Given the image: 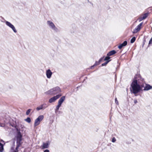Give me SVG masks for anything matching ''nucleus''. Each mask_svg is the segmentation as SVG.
<instances>
[{"instance_id": "nucleus-12", "label": "nucleus", "mask_w": 152, "mask_h": 152, "mask_svg": "<svg viewBox=\"0 0 152 152\" xmlns=\"http://www.w3.org/2000/svg\"><path fill=\"white\" fill-rule=\"evenodd\" d=\"M148 13H146L141 15L138 19L139 21L140 22L142 20L146 18L148 16Z\"/></svg>"}, {"instance_id": "nucleus-27", "label": "nucleus", "mask_w": 152, "mask_h": 152, "mask_svg": "<svg viewBox=\"0 0 152 152\" xmlns=\"http://www.w3.org/2000/svg\"><path fill=\"white\" fill-rule=\"evenodd\" d=\"M149 44L151 45L152 44V37L151 38V39H150V40L149 41Z\"/></svg>"}, {"instance_id": "nucleus-5", "label": "nucleus", "mask_w": 152, "mask_h": 152, "mask_svg": "<svg viewBox=\"0 0 152 152\" xmlns=\"http://www.w3.org/2000/svg\"><path fill=\"white\" fill-rule=\"evenodd\" d=\"M133 81H136L137 84L141 85L144 83V80L142 78L140 75H137L135 76Z\"/></svg>"}, {"instance_id": "nucleus-29", "label": "nucleus", "mask_w": 152, "mask_h": 152, "mask_svg": "<svg viewBox=\"0 0 152 152\" xmlns=\"http://www.w3.org/2000/svg\"><path fill=\"white\" fill-rule=\"evenodd\" d=\"M103 57L101 58L99 61V64L100 63V62L103 60Z\"/></svg>"}, {"instance_id": "nucleus-22", "label": "nucleus", "mask_w": 152, "mask_h": 152, "mask_svg": "<svg viewBox=\"0 0 152 152\" xmlns=\"http://www.w3.org/2000/svg\"><path fill=\"white\" fill-rule=\"evenodd\" d=\"M61 105L58 104V105L56 107V112L59 109V107L61 106Z\"/></svg>"}, {"instance_id": "nucleus-17", "label": "nucleus", "mask_w": 152, "mask_h": 152, "mask_svg": "<svg viewBox=\"0 0 152 152\" xmlns=\"http://www.w3.org/2000/svg\"><path fill=\"white\" fill-rule=\"evenodd\" d=\"M40 121H39V120L38 119H36L35 120V121H34V127H35V126H38L40 124Z\"/></svg>"}, {"instance_id": "nucleus-34", "label": "nucleus", "mask_w": 152, "mask_h": 152, "mask_svg": "<svg viewBox=\"0 0 152 152\" xmlns=\"http://www.w3.org/2000/svg\"><path fill=\"white\" fill-rule=\"evenodd\" d=\"M16 152V151H15V152Z\"/></svg>"}, {"instance_id": "nucleus-13", "label": "nucleus", "mask_w": 152, "mask_h": 152, "mask_svg": "<svg viewBox=\"0 0 152 152\" xmlns=\"http://www.w3.org/2000/svg\"><path fill=\"white\" fill-rule=\"evenodd\" d=\"M52 72L50 69H48L46 72V76L47 78L50 79L52 75Z\"/></svg>"}, {"instance_id": "nucleus-28", "label": "nucleus", "mask_w": 152, "mask_h": 152, "mask_svg": "<svg viewBox=\"0 0 152 152\" xmlns=\"http://www.w3.org/2000/svg\"><path fill=\"white\" fill-rule=\"evenodd\" d=\"M115 103L117 105L118 104V101L116 98L115 99Z\"/></svg>"}, {"instance_id": "nucleus-30", "label": "nucleus", "mask_w": 152, "mask_h": 152, "mask_svg": "<svg viewBox=\"0 0 152 152\" xmlns=\"http://www.w3.org/2000/svg\"><path fill=\"white\" fill-rule=\"evenodd\" d=\"M99 64V61H96L95 64H94V65L96 66L97 65H99V64Z\"/></svg>"}, {"instance_id": "nucleus-24", "label": "nucleus", "mask_w": 152, "mask_h": 152, "mask_svg": "<svg viewBox=\"0 0 152 152\" xmlns=\"http://www.w3.org/2000/svg\"><path fill=\"white\" fill-rule=\"evenodd\" d=\"M107 61L104 63L102 64V66H105L109 61Z\"/></svg>"}, {"instance_id": "nucleus-3", "label": "nucleus", "mask_w": 152, "mask_h": 152, "mask_svg": "<svg viewBox=\"0 0 152 152\" xmlns=\"http://www.w3.org/2000/svg\"><path fill=\"white\" fill-rule=\"evenodd\" d=\"M17 130L18 131L17 135L16 137L17 138V145L16 148V150H17L18 149V148L20 147V145L21 143L20 142L22 140V136L21 134V133L19 131H18V129H17Z\"/></svg>"}, {"instance_id": "nucleus-9", "label": "nucleus", "mask_w": 152, "mask_h": 152, "mask_svg": "<svg viewBox=\"0 0 152 152\" xmlns=\"http://www.w3.org/2000/svg\"><path fill=\"white\" fill-rule=\"evenodd\" d=\"M50 142L49 141H47L45 142H43L42 145L41 146L40 148L42 149L48 148L50 145Z\"/></svg>"}, {"instance_id": "nucleus-18", "label": "nucleus", "mask_w": 152, "mask_h": 152, "mask_svg": "<svg viewBox=\"0 0 152 152\" xmlns=\"http://www.w3.org/2000/svg\"><path fill=\"white\" fill-rule=\"evenodd\" d=\"M43 118L44 116L43 115H40L37 119L39 121L41 122L43 120Z\"/></svg>"}, {"instance_id": "nucleus-2", "label": "nucleus", "mask_w": 152, "mask_h": 152, "mask_svg": "<svg viewBox=\"0 0 152 152\" xmlns=\"http://www.w3.org/2000/svg\"><path fill=\"white\" fill-rule=\"evenodd\" d=\"M61 92L60 88L58 87H56L52 88L48 91L46 92L45 93L47 95H54L57 94Z\"/></svg>"}, {"instance_id": "nucleus-11", "label": "nucleus", "mask_w": 152, "mask_h": 152, "mask_svg": "<svg viewBox=\"0 0 152 152\" xmlns=\"http://www.w3.org/2000/svg\"><path fill=\"white\" fill-rule=\"evenodd\" d=\"M48 106L47 105V104L45 103H44L43 104H42L38 107H37L36 108V110L37 111H39L40 110H44Z\"/></svg>"}, {"instance_id": "nucleus-4", "label": "nucleus", "mask_w": 152, "mask_h": 152, "mask_svg": "<svg viewBox=\"0 0 152 152\" xmlns=\"http://www.w3.org/2000/svg\"><path fill=\"white\" fill-rule=\"evenodd\" d=\"M47 24L50 28L53 30L55 32L58 31V29L55 26L54 23L51 21L48 20L47 21Z\"/></svg>"}, {"instance_id": "nucleus-8", "label": "nucleus", "mask_w": 152, "mask_h": 152, "mask_svg": "<svg viewBox=\"0 0 152 152\" xmlns=\"http://www.w3.org/2000/svg\"><path fill=\"white\" fill-rule=\"evenodd\" d=\"M142 24L143 23L142 22L138 25L134 29L133 33V34H134L139 31L141 28V27Z\"/></svg>"}, {"instance_id": "nucleus-7", "label": "nucleus", "mask_w": 152, "mask_h": 152, "mask_svg": "<svg viewBox=\"0 0 152 152\" xmlns=\"http://www.w3.org/2000/svg\"><path fill=\"white\" fill-rule=\"evenodd\" d=\"M61 96V94H58L56 96H54L50 99L49 100V102L50 103H52L53 102H55L57 99L59 98Z\"/></svg>"}, {"instance_id": "nucleus-1", "label": "nucleus", "mask_w": 152, "mask_h": 152, "mask_svg": "<svg viewBox=\"0 0 152 152\" xmlns=\"http://www.w3.org/2000/svg\"><path fill=\"white\" fill-rule=\"evenodd\" d=\"M130 90L132 93L136 94L142 90V88L144 86V84H143L141 85L137 84L135 81H133L131 83Z\"/></svg>"}, {"instance_id": "nucleus-20", "label": "nucleus", "mask_w": 152, "mask_h": 152, "mask_svg": "<svg viewBox=\"0 0 152 152\" xmlns=\"http://www.w3.org/2000/svg\"><path fill=\"white\" fill-rule=\"evenodd\" d=\"M136 39V38L135 37H133L131 39V43H132L134 42Z\"/></svg>"}, {"instance_id": "nucleus-31", "label": "nucleus", "mask_w": 152, "mask_h": 152, "mask_svg": "<svg viewBox=\"0 0 152 152\" xmlns=\"http://www.w3.org/2000/svg\"><path fill=\"white\" fill-rule=\"evenodd\" d=\"M44 152H49V151L48 149H46L44 151Z\"/></svg>"}, {"instance_id": "nucleus-21", "label": "nucleus", "mask_w": 152, "mask_h": 152, "mask_svg": "<svg viewBox=\"0 0 152 152\" xmlns=\"http://www.w3.org/2000/svg\"><path fill=\"white\" fill-rule=\"evenodd\" d=\"M25 121L28 123H30L31 121V119L29 117L27 118L25 120Z\"/></svg>"}, {"instance_id": "nucleus-33", "label": "nucleus", "mask_w": 152, "mask_h": 152, "mask_svg": "<svg viewBox=\"0 0 152 152\" xmlns=\"http://www.w3.org/2000/svg\"><path fill=\"white\" fill-rule=\"evenodd\" d=\"M95 66H96L94 65H94L91 66V69H92Z\"/></svg>"}, {"instance_id": "nucleus-19", "label": "nucleus", "mask_w": 152, "mask_h": 152, "mask_svg": "<svg viewBox=\"0 0 152 152\" xmlns=\"http://www.w3.org/2000/svg\"><path fill=\"white\" fill-rule=\"evenodd\" d=\"M3 150V145L2 144L0 143V152H2Z\"/></svg>"}, {"instance_id": "nucleus-16", "label": "nucleus", "mask_w": 152, "mask_h": 152, "mask_svg": "<svg viewBox=\"0 0 152 152\" xmlns=\"http://www.w3.org/2000/svg\"><path fill=\"white\" fill-rule=\"evenodd\" d=\"M116 53V52L115 50H113L108 53L107 55L108 56H111L115 54Z\"/></svg>"}, {"instance_id": "nucleus-32", "label": "nucleus", "mask_w": 152, "mask_h": 152, "mask_svg": "<svg viewBox=\"0 0 152 152\" xmlns=\"http://www.w3.org/2000/svg\"><path fill=\"white\" fill-rule=\"evenodd\" d=\"M134 102L135 104H136L137 102V101L136 100H134Z\"/></svg>"}, {"instance_id": "nucleus-14", "label": "nucleus", "mask_w": 152, "mask_h": 152, "mask_svg": "<svg viewBox=\"0 0 152 152\" xmlns=\"http://www.w3.org/2000/svg\"><path fill=\"white\" fill-rule=\"evenodd\" d=\"M127 42L126 41H124L123 43L121 44L118 46V48L120 49H121L123 47L126 46L127 45Z\"/></svg>"}, {"instance_id": "nucleus-6", "label": "nucleus", "mask_w": 152, "mask_h": 152, "mask_svg": "<svg viewBox=\"0 0 152 152\" xmlns=\"http://www.w3.org/2000/svg\"><path fill=\"white\" fill-rule=\"evenodd\" d=\"M5 22L6 25L11 28L14 33H17V31L14 26L12 24L8 21H6Z\"/></svg>"}, {"instance_id": "nucleus-23", "label": "nucleus", "mask_w": 152, "mask_h": 152, "mask_svg": "<svg viewBox=\"0 0 152 152\" xmlns=\"http://www.w3.org/2000/svg\"><path fill=\"white\" fill-rule=\"evenodd\" d=\"M31 110V109H29L26 112V115H28L29 114Z\"/></svg>"}, {"instance_id": "nucleus-10", "label": "nucleus", "mask_w": 152, "mask_h": 152, "mask_svg": "<svg viewBox=\"0 0 152 152\" xmlns=\"http://www.w3.org/2000/svg\"><path fill=\"white\" fill-rule=\"evenodd\" d=\"M144 86L143 87H144V88L143 89V91H148L152 89V86H150V85L145 83H144Z\"/></svg>"}, {"instance_id": "nucleus-26", "label": "nucleus", "mask_w": 152, "mask_h": 152, "mask_svg": "<svg viewBox=\"0 0 152 152\" xmlns=\"http://www.w3.org/2000/svg\"><path fill=\"white\" fill-rule=\"evenodd\" d=\"M116 141V139L115 137H113L112 139V142H115Z\"/></svg>"}, {"instance_id": "nucleus-25", "label": "nucleus", "mask_w": 152, "mask_h": 152, "mask_svg": "<svg viewBox=\"0 0 152 152\" xmlns=\"http://www.w3.org/2000/svg\"><path fill=\"white\" fill-rule=\"evenodd\" d=\"M110 58V57H109V56H106L104 58V61H109L108 60H109Z\"/></svg>"}, {"instance_id": "nucleus-15", "label": "nucleus", "mask_w": 152, "mask_h": 152, "mask_svg": "<svg viewBox=\"0 0 152 152\" xmlns=\"http://www.w3.org/2000/svg\"><path fill=\"white\" fill-rule=\"evenodd\" d=\"M65 99V96H62L58 100V104L61 105V104L62 103L64 100Z\"/></svg>"}]
</instances>
